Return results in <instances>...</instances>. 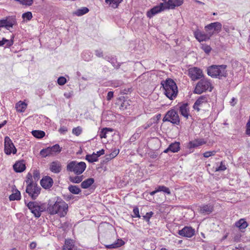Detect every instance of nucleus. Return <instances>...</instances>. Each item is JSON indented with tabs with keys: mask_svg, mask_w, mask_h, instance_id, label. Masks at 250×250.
<instances>
[{
	"mask_svg": "<svg viewBox=\"0 0 250 250\" xmlns=\"http://www.w3.org/2000/svg\"><path fill=\"white\" fill-rule=\"evenodd\" d=\"M68 206L62 198L57 196L49 200L47 210L51 215L58 214L60 217H64L68 211Z\"/></svg>",
	"mask_w": 250,
	"mask_h": 250,
	"instance_id": "1",
	"label": "nucleus"
},
{
	"mask_svg": "<svg viewBox=\"0 0 250 250\" xmlns=\"http://www.w3.org/2000/svg\"><path fill=\"white\" fill-rule=\"evenodd\" d=\"M161 84L164 90L166 96L170 100L175 98L178 93V88L175 82L171 79L168 78L162 81Z\"/></svg>",
	"mask_w": 250,
	"mask_h": 250,
	"instance_id": "2",
	"label": "nucleus"
},
{
	"mask_svg": "<svg viewBox=\"0 0 250 250\" xmlns=\"http://www.w3.org/2000/svg\"><path fill=\"white\" fill-rule=\"evenodd\" d=\"M227 66L225 64L212 65L208 67L207 73L212 78H217L220 79L222 77L227 76Z\"/></svg>",
	"mask_w": 250,
	"mask_h": 250,
	"instance_id": "3",
	"label": "nucleus"
},
{
	"mask_svg": "<svg viewBox=\"0 0 250 250\" xmlns=\"http://www.w3.org/2000/svg\"><path fill=\"white\" fill-rule=\"evenodd\" d=\"M213 87L211 82L207 79H203L200 80L197 83L194 90L195 93L200 94L207 90L211 91Z\"/></svg>",
	"mask_w": 250,
	"mask_h": 250,
	"instance_id": "4",
	"label": "nucleus"
},
{
	"mask_svg": "<svg viewBox=\"0 0 250 250\" xmlns=\"http://www.w3.org/2000/svg\"><path fill=\"white\" fill-rule=\"evenodd\" d=\"M86 167V164L84 162L72 161L68 164L66 168L68 171L73 172L75 174L79 175L84 171Z\"/></svg>",
	"mask_w": 250,
	"mask_h": 250,
	"instance_id": "5",
	"label": "nucleus"
},
{
	"mask_svg": "<svg viewBox=\"0 0 250 250\" xmlns=\"http://www.w3.org/2000/svg\"><path fill=\"white\" fill-rule=\"evenodd\" d=\"M27 206L36 218H39L41 213L46 208L44 204H39L36 202H30L27 204Z\"/></svg>",
	"mask_w": 250,
	"mask_h": 250,
	"instance_id": "6",
	"label": "nucleus"
},
{
	"mask_svg": "<svg viewBox=\"0 0 250 250\" xmlns=\"http://www.w3.org/2000/svg\"><path fill=\"white\" fill-rule=\"evenodd\" d=\"M163 121L169 122L173 124L179 125L180 118L178 113L174 109L168 111L163 119Z\"/></svg>",
	"mask_w": 250,
	"mask_h": 250,
	"instance_id": "7",
	"label": "nucleus"
},
{
	"mask_svg": "<svg viewBox=\"0 0 250 250\" xmlns=\"http://www.w3.org/2000/svg\"><path fill=\"white\" fill-rule=\"evenodd\" d=\"M222 29V24L219 22L210 23L205 26V30L212 37L214 34L219 33Z\"/></svg>",
	"mask_w": 250,
	"mask_h": 250,
	"instance_id": "8",
	"label": "nucleus"
},
{
	"mask_svg": "<svg viewBox=\"0 0 250 250\" xmlns=\"http://www.w3.org/2000/svg\"><path fill=\"white\" fill-rule=\"evenodd\" d=\"M41 188L38 187L36 184L27 185L26 192L27 193L32 199H36L40 193Z\"/></svg>",
	"mask_w": 250,
	"mask_h": 250,
	"instance_id": "9",
	"label": "nucleus"
},
{
	"mask_svg": "<svg viewBox=\"0 0 250 250\" xmlns=\"http://www.w3.org/2000/svg\"><path fill=\"white\" fill-rule=\"evenodd\" d=\"M188 75L192 81H196L203 77V71L198 67H191L188 69Z\"/></svg>",
	"mask_w": 250,
	"mask_h": 250,
	"instance_id": "10",
	"label": "nucleus"
},
{
	"mask_svg": "<svg viewBox=\"0 0 250 250\" xmlns=\"http://www.w3.org/2000/svg\"><path fill=\"white\" fill-rule=\"evenodd\" d=\"M4 152L6 154L9 155L11 153L15 154L17 152V149L15 147L11 140L8 136L4 139Z\"/></svg>",
	"mask_w": 250,
	"mask_h": 250,
	"instance_id": "11",
	"label": "nucleus"
},
{
	"mask_svg": "<svg viewBox=\"0 0 250 250\" xmlns=\"http://www.w3.org/2000/svg\"><path fill=\"white\" fill-rule=\"evenodd\" d=\"M166 9L165 3L163 2L148 10L146 13V16L148 18H151L154 15Z\"/></svg>",
	"mask_w": 250,
	"mask_h": 250,
	"instance_id": "12",
	"label": "nucleus"
},
{
	"mask_svg": "<svg viewBox=\"0 0 250 250\" xmlns=\"http://www.w3.org/2000/svg\"><path fill=\"white\" fill-rule=\"evenodd\" d=\"M165 3L167 9H174L176 7L181 5L183 0H162Z\"/></svg>",
	"mask_w": 250,
	"mask_h": 250,
	"instance_id": "13",
	"label": "nucleus"
},
{
	"mask_svg": "<svg viewBox=\"0 0 250 250\" xmlns=\"http://www.w3.org/2000/svg\"><path fill=\"white\" fill-rule=\"evenodd\" d=\"M194 229L191 227H185L181 230H179L178 234L184 237L190 238L194 234Z\"/></svg>",
	"mask_w": 250,
	"mask_h": 250,
	"instance_id": "14",
	"label": "nucleus"
},
{
	"mask_svg": "<svg viewBox=\"0 0 250 250\" xmlns=\"http://www.w3.org/2000/svg\"><path fill=\"white\" fill-rule=\"evenodd\" d=\"M208 98L207 96H200L194 104L193 106V108L199 111L200 110V107H202L204 104H206L208 102Z\"/></svg>",
	"mask_w": 250,
	"mask_h": 250,
	"instance_id": "15",
	"label": "nucleus"
},
{
	"mask_svg": "<svg viewBox=\"0 0 250 250\" xmlns=\"http://www.w3.org/2000/svg\"><path fill=\"white\" fill-rule=\"evenodd\" d=\"M207 143V141L204 139H197L190 141L188 145L189 149L196 148Z\"/></svg>",
	"mask_w": 250,
	"mask_h": 250,
	"instance_id": "16",
	"label": "nucleus"
},
{
	"mask_svg": "<svg viewBox=\"0 0 250 250\" xmlns=\"http://www.w3.org/2000/svg\"><path fill=\"white\" fill-rule=\"evenodd\" d=\"M16 21L14 19H4L0 20V28L5 27L7 30H9L10 28L12 27L15 24Z\"/></svg>",
	"mask_w": 250,
	"mask_h": 250,
	"instance_id": "17",
	"label": "nucleus"
},
{
	"mask_svg": "<svg viewBox=\"0 0 250 250\" xmlns=\"http://www.w3.org/2000/svg\"><path fill=\"white\" fill-rule=\"evenodd\" d=\"M41 185L45 189H49L53 184V179L49 176L43 177L41 181Z\"/></svg>",
	"mask_w": 250,
	"mask_h": 250,
	"instance_id": "18",
	"label": "nucleus"
},
{
	"mask_svg": "<svg viewBox=\"0 0 250 250\" xmlns=\"http://www.w3.org/2000/svg\"><path fill=\"white\" fill-rule=\"evenodd\" d=\"M49 169L54 173H59L62 170L61 163L58 161H55L51 163Z\"/></svg>",
	"mask_w": 250,
	"mask_h": 250,
	"instance_id": "19",
	"label": "nucleus"
},
{
	"mask_svg": "<svg viewBox=\"0 0 250 250\" xmlns=\"http://www.w3.org/2000/svg\"><path fill=\"white\" fill-rule=\"evenodd\" d=\"M196 39L200 42L208 40L211 37L209 34L206 32L197 31L194 33Z\"/></svg>",
	"mask_w": 250,
	"mask_h": 250,
	"instance_id": "20",
	"label": "nucleus"
},
{
	"mask_svg": "<svg viewBox=\"0 0 250 250\" xmlns=\"http://www.w3.org/2000/svg\"><path fill=\"white\" fill-rule=\"evenodd\" d=\"M125 244L124 241L122 239H118L115 242L110 245H105V247L108 249H113L118 248L124 245Z\"/></svg>",
	"mask_w": 250,
	"mask_h": 250,
	"instance_id": "21",
	"label": "nucleus"
},
{
	"mask_svg": "<svg viewBox=\"0 0 250 250\" xmlns=\"http://www.w3.org/2000/svg\"><path fill=\"white\" fill-rule=\"evenodd\" d=\"M181 114L186 118L188 117L189 108L187 103L182 104L179 107Z\"/></svg>",
	"mask_w": 250,
	"mask_h": 250,
	"instance_id": "22",
	"label": "nucleus"
},
{
	"mask_svg": "<svg viewBox=\"0 0 250 250\" xmlns=\"http://www.w3.org/2000/svg\"><path fill=\"white\" fill-rule=\"evenodd\" d=\"M25 165L23 162L19 161L13 165V168L17 172H21L25 169Z\"/></svg>",
	"mask_w": 250,
	"mask_h": 250,
	"instance_id": "23",
	"label": "nucleus"
},
{
	"mask_svg": "<svg viewBox=\"0 0 250 250\" xmlns=\"http://www.w3.org/2000/svg\"><path fill=\"white\" fill-rule=\"evenodd\" d=\"M213 211V207L210 205H206L200 207V212L202 214H210Z\"/></svg>",
	"mask_w": 250,
	"mask_h": 250,
	"instance_id": "24",
	"label": "nucleus"
},
{
	"mask_svg": "<svg viewBox=\"0 0 250 250\" xmlns=\"http://www.w3.org/2000/svg\"><path fill=\"white\" fill-rule=\"evenodd\" d=\"M76 247L72 240H66L63 250H76Z\"/></svg>",
	"mask_w": 250,
	"mask_h": 250,
	"instance_id": "25",
	"label": "nucleus"
},
{
	"mask_svg": "<svg viewBox=\"0 0 250 250\" xmlns=\"http://www.w3.org/2000/svg\"><path fill=\"white\" fill-rule=\"evenodd\" d=\"M248 226L247 222L244 219H241L235 223V226L241 230L245 229Z\"/></svg>",
	"mask_w": 250,
	"mask_h": 250,
	"instance_id": "26",
	"label": "nucleus"
},
{
	"mask_svg": "<svg viewBox=\"0 0 250 250\" xmlns=\"http://www.w3.org/2000/svg\"><path fill=\"white\" fill-rule=\"evenodd\" d=\"M94 182V179L92 178H88L81 183V187L83 188H89Z\"/></svg>",
	"mask_w": 250,
	"mask_h": 250,
	"instance_id": "27",
	"label": "nucleus"
},
{
	"mask_svg": "<svg viewBox=\"0 0 250 250\" xmlns=\"http://www.w3.org/2000/svg\"><path fill=\"white\" fill-rule=\"evenodd\" d=\"M27 107V104L23 102L20 101L16 104L17 111L20 112H23Z\"/></svg>",
	"mask_w": 250,
	"mask_h": 250,
	"instance_id": "28",
	"label": "nucleus"
},
{
	"mask_svg": "<svg viewBox=\"0 0 250 250\" xmlns=\"http://www.w3.org/2000/svg\"><path fill=\"white\" fill-rule=\"evenodd\" d=\"M122 1V0H105V3L113 8H117Z\"/></svg>",
	"mask_w": 250,
	"mask_h": 250,
	"instance_id": "29",
	"label": "nucleus"
},
{
	"mask_svg": "<svg viewBox=\"0 0 250 250\" xmlns=\"http://www.w3.org/2000/svg\"><path fill=\"white\" fill-rule=\"evenodd\" d=\"M180 143L179 142H175L173 143H171L168 146V149L172 152L175 153L177 152L180 150Z\"/></svg>",
	"mask_w": 250,
	"mask_h": 250,
	"instance_id": "30",
	"label": "nucleus"
},
{
	"mask_svg": "<svg viewBox=\"0 0 250 250\" xmlns=\"http://www.w3.org/2000/svg\"><path fill=\"white\" fill-rule=\"evenodd\" d=\"M50 152L52 155H55L57 153H60L62 150V148L60 147L58 144H56L52 146L49 147Z\"/></svg>",
	"mask_w": 250,
	"mask_h": 250,
	"instance_id": "31",
	"label": "nucleus"
},
{
	"mask_svg": "<svg viewBox=\"0 0 250 250\" xmlns=\"http://www.w3.org/2000/svg\"><path fill=\"white\" fill-rule=\"evenodd\" d=\"M68 189L71 193L74 194H78L81 192V190L79 187L75 185L69 186Z\"/></svg>",
	"mask_w": 250,
	"mask_h": 250,
	"instance_id": "32",
	"label": "nucleus"
},
{
	"mask_svg": "<svg viewBox=\"0 0 250 250\" xmlns=\"http://www.w3.org/2000/svg\"><path fill=\"white\" fill-rule=\"evenodd\" d=\"M31 133L34 137L38 139L43 138L45 134L43 131L38 130H33Z\"/></svg>",
	"mask_w": 250,
	"mask_h": 250,
	"instance_id": "33",
	"label": "nucleus"
},
{
	"mask_svg": "<svg viewBox=\"0 0 250 250\" xmlns=\"http://www.w3.org/2000/svg\"><path fill=\"white\" fill-rule=\"evenodd\" d=\"M96 155L95 152H93L92 154H87L85 156V159L89 163L97 162L98 160V158Z\"/></svg>",
	"mask_w": 250,
	"mask_h": 250,
	"instance_id": "34",
	"label": "nucleus"
},
{
	"mask_svg": "<svg viewBox=\"0 0 250 250\" xmlns=\"http://www.w3.org/2000/svg\"><path fill=\"white\" fill-rule=\"evenodd\" d=\"M92 54L91 52L88 51H84L82 54V58L85 61H89L92 58Z\"/></svg>",
	"mask_w": 250,
	"mask_h": 250,
	"instance_id": "35",
	"label": "nucleus"
},
{
	"mask_svg": "<svg viewBox=\"0 0 250 250\" xmlns=\"http://www.w3.org/2000/svg\"><path fill=\"white\" fill-rule=\"evenodd\" d=\"M9 200L10 201L19 200L21 199V193L20 192L16 190V192L12 193L9 196Z\"/></svg>",
	"mask_w": 250,
	"mask_h": 250,
	"instance_id": "36",
	"label": "nucleus"
},
{
	"mask_svg": "<svg viewBox=\"0 0 250 250\" xmlns=\"http://www.w3.org/2000/svg\"><path fill=\"white\" fill-rule=\"evenodd\" d=\"M112 129L110 128H104L100 133V137L101 138H106L107 137L106 134L108 132H111Z\"/></svg>",
	"mask_w": 250,
	"mask_h": 250,
	"instance_id": "37",
	"label": "nucleus"
},
{
	"mask_svg": "<svg viewBox=\"0 0 250 250\" xmlns=\"http://www.w3.org/2000/svg\"><path fill=\"white\" fill-rule=\"evenodd\" d=\"M89 11V9L86 7H83L81 9H78L75 14L78 16H81Z\"/></svg>",
	"mask_w": 250,
	"mask_h": 250,
	"instance_id": "38",
	"label": "nucleus"
},
{
	"mask_svg": "<svg viewBox=\"0 0 250 250\" xmlns=\"http://www.w3.org/2000/svg\"><path fill=\"white\" fill-rule=\"evenodd\" d=\"M40 154L42 157H44V158H45L47 156H48L50 155H52L51 154L50 150L49 147H48L45 149H42V150H41L40 151Z\"/></svg>",
	"mask_w": 250,
	"mask_h": 250,
	"instance_id": "39",
	"label": "nucleus"
},
{
	"mask_svg": "<svg viewBox=\"0 0 250 250\" xmlns=\"http://www.w3.org/2000/svg\"><path fill=\"white\" fill-rule=\"evenodd\" d=\"M157 191L159 192L163 191L168 195L171 194V192L169 188L164 186H159L157 188Z\"/></svg>",
	"mask_w": 250,
	"mask_h": 250,
	"instance_id": "40",
	"label": "nucleus"
},
{
	"mask_svg": "<svg viewBox=\"0 0 250 250\" xmlns=\"http://www.w3.org/2000/svg\"><path fill=\"white\" fill-rule=\"evenodd\" d=\"M70 181L74 183H79L83 180V176H76L74 177H70Z\"/></svg>",
	"mask_w": 250,
	"mask_h": 250,
	"instance_id": "41",
	"label": "nucleus"
},
{
	"mask_svg": "<svg viewBox=\"0 0 250 250\" xmlns=\"http://www.w3.org/2000/svg\"><path fill=\"white\" fill-rule=\"evenodd\" d=\"M82 132V129L81 127L78 126L77 127L74 128L72 129L73 134H75L76 136L80 135Z\"/></svg>",
	"mask_w": 250,
	"mask_h": 250,
	"instance_id": "42",
	"label": "nucleus"
},
{
	"mask_svg": "<svg viewBox=\"0 0 250 250\" xmlns=\"http://www.w3.org/2000/svg\"><path fill=\"white\" fill-rule=\"evenodd\" d=\"M1 42L3 43V45L6 44L7 47H10L13 44V41L12 40H8L4 38L2 39Z\"/></svg>",
	"mask_w": 250,
	"mask_h": 250,
	"instance_id": "43",
	"label": "nucleus"
},
{
	"mask_svg": "<svg viewBox=\"0 0 250 250\" xmlns=\"http://www.w3.org/2000/svg\"><path fill=\"white\" fill-rule=\"evenodd\" d=\"M22 17L23 19H27V20H30L32 18V14L31 12H27L23 13L22 15Z\"/></svg>",
	"mask_w": 250,
	"mask_h": 250,
	"instance_id": "44",
	"label": "nucleus"
},
{
	"mask_svg": "<svg viewBox=\"0 0 250 250\" xmlns=\"http://www.w3.org/2000/svg\"><path fill=\"white\" fill-rule=\"evenodd\" d=\"M129 105L128 102L127 101H124L121 104L120 109L121 110H125L127 108V106Z\"/></svg>",
	"mask_w": 250,
	"mask_h": 250,
	"instance_id": "45",
	"label": "nucleus"
},
{
	"mask_svg": "<svg viewBox=\"0 0 250 250\" xmlns=\"http://www.w3.org/2000/svg\"><path fill=\"white\" fill-rule=\"evenodd\" d=\"M133 214L132 215V217H140L139 214V210L137 207L134 208L133 210Z\"/></svg>",
	"mask_w": 250,
	"mask_h": 250,
	"instance_id": "46",
	"label": "nucleus"
},
{
	"mask_svg": "<svg viewBox=\"0 0 250 250\" xmlns=\"http://www.w3.org/2000/svg\"><path fill=\"white\" fill-rule=\"evenodd\" d=\"M57 81L58 84L60 85H62L64 84L66 82V79L63 77H59Z\"/></svg>",
	"mask_w": 250,
	"mask_h": 250,
	"instance_id": "47",
	"label": "nucleus"
},
{
	"mask_svg": "<svg viewBox=\"0 0 250 250\" xmlns=\"http://www.w3.org/2000/svg\"><path fill=\"white\" fill-rule=\"evenodd\" d=\"M216 153L215 151H207L203 153V156L205 158H208L211 156H213Z\"/></svg>",
	"mask_w": 250,
	"mask_h": 250,
	"instance_id": "48",
	"label": "nucleus"
},
{
	"mask_svg": "<svg viewBox=\"0 0 250 250\" xmlns=\"http://www.w3.org/2000/svg\"><path fill=\"white\" fill-rule=\"evenodd\" d=\"M33 178L35 181H37L40 178V174L39 171L34 170L33 172Z\"/></svg>",
	"mask_w": 250,
	"mask_h": 250,
	"instance_id": "49",
	"label": "nucleus"
},
{
	"mask_svg": "<svg viewBox=\"0 0 250 250\" xmlns=\"http://www.w3.org/2000/svg\"><path fill=\"white\" fill-rule=\"evenodd\" d=\"M227 168L226 166L223 164V163L222 162L221 163L220 166L216 168L215 171H224Z\"/></svg>",
	"mask_w": 250,
	"mask_h": 250,
	"instance_id": "50",
	"label": "nucleus"
},
{
	"mask_svg": "<svg viewBox=\"0 0 250 250\" xmlns=\"http://www.w3.org/2000/svg\"><path fill=\"white\" fill-rule=\"evenodd\" d=\"M153 214V213L152 211L147 212L145 215L143 216L144 219L146 221H149Z\"/></svg>",
	"mask_w": 250,
	"mask_h": 250,
	"instance_id": "51",
	"label": "nucleus"
},
{
	"mask_svg": "<svg viewBox=\"0 0 250 250\" xmlns=\"http://www.w3.org/2000/svg\"><path fill=\"white\" fill-rule=\"evenodd\" d=\"M26 183L28 185V184H30V182L31 184H34L32 181V175L31 173H28L27 175V180H26Z\"/></svg>",
	"mask_w": 250,
	"mask_h": 250,
	"instance_id": "52",
	"label": "nucleus"
},
{
	"mask_svg": "<svg viewBox=\"0 0 250 250\" xmlns=\"http://www.w3.org/2000/svg\"><path fill=\"white\" fill-rule=\"evenodd\" d=\"M202 48L206 53H209L211 50V47L207 45H203Z\"/></svg>",
	"mask_w": 250,
	"mask_h": 250,
	"instance_id": "53",
	"label": "nucleus"
},
{
	"mask_svg": "<svg viewBox=\"0 0 250 250\" xmlns=\"http://www.w3.org/2000/svg\"><path fill=\"white\" fill-rule=\"evenodd\" d=\"M119 149H115L109 154L110 157H111L112 158H114L119 154Z\"/></svg>",
	"mask_w": 250,
	"mask_h": 250,
	"instance_id": "54",
	"label": "nucleus"
},
{
	"mask_svg": "<svg viewBox=\"0 0 250 250\" xmlns=\"http://www.w3.org/2000/svg\"><path fill=\"white\" fill-rule=\"evenodd\" d=\"M95 55L98 57H103V53L101 49H97L95 51Z\"/></svg>",
	"mask_w": 250,
	"mask_h": 250,
	"instance_id": "55",
	"label": "nucleus"
},
{
	"mask_svg": "<svg viewBox=\"0 0 250 250\" xmlns=\"http://www.w3.org/2000/svg\"><path fill=\"white\" fill-rule=\"evenodd\" d=\"M59 131L61 134H65L67 131V128L65 126H62L60 127V128L59 130Z\"/></svg>",
	"mask_w": 250,
	"mask_h": 250,
	"instance_id": "56",
	"label": "nucleus"
},
{
	"mask_svg": "<svg viewBox=\"0 0 250 250\" xmlns=\"http://www.w3.org/2000/svg\"><path fill=\"white\" fill-rule=\"evenodd\" d=\"M113 95H114L113 92H112V91L108 92V93H107V97H106L107 100V101L111 100V99L113 97Z\"/></svg>",
	"mask_w": 250,
	"mask_h": 250,
	"instance_id": "57",
	"label": "nucleus"
},
{
	"mask_svg": "<svg viewBox=\"0 0 250 250\" xmlns=\"http://www.w3.org/2000/svg\"><path fill=\"white\" fill-rule=\"evenodd\" d=\"M104 150L103 149L97 151L96 153H95V155H96V156H97L98 158L100 156L104 154Z\"/></svg>",
	"mask_w": 250,
	"mask_h": 250,
	"instance_id": "58",
	"label": "nucleus"
},
{
	"mask_svg": "<svg viewBox=\"0 0 250 250\" xmlns=\"http://www.w3.org/2000/svg\"><path fill=\"white\" fill-rule=\"evenodd\" d=\"M152 125V122H147L146 125L143 126L144 129H146L149 128Z\"/></svg>",
	"mask_w": 250,
	"mask_h": 250,
	"instance_id": "59",
	"label": "nucleus"
},
{
	"mask_svg": "<svg viewBox=\"0 0 250 250\" xmlns=\"http://www.w3.org/2000/svg\"><path fill=\"white\" fill-rule=\"evenodd\" d=\"M30 247L31 249H34L36 247V243L35 242H32L30 244Z\"/></svg>",
	"mask_w": 250,
	"mask_h": 250,
	"instance_id": "60",
	"label": "nucleus"
},
{
	"mask_svg": "<svg viewBox=\"0 0 250 250\" xmlns=\"http://www.w3.org/2000/svg\"><path fill=\"white\" fill-rule=\"evenodd\" d=\"M158 192H159V191H157V188L155 190L150 192V194L151 196H153L155 193H156Z\"/></svg>",
	"mask_w": 250,
	"mask_h": 250,
	"instance_id": "61",
	"label": "nucleus"
},
{
	"mask_svg": "<svg viewBox=\"0 0 250 250\" xmlns=\"http://www.w3.org/2000/svg\"><path fill=\"white\" fill-rule=\"evenodd\" d=\"M6 123L7 121L5 120L1 124H0V128L2 127L5 125H6Z\"/></svg>",
	"mask_w": 250,
	"mask_h": 250,
	"instance_id": "62",
	"label": "nucleus"
},
{
	"mask_svg": "<svg viewBox=\"0 0 250 250\" xmlns=\"http://www.w3.org/2000/svg\"><path fill=\"white\" fill-rule=\"evenodd\" d=\"M112 159H113V158H111V157H110L109 155L106 156V160H107V161H109Z\"/></svg>",
	"mask_w": 250,
	"mask_h": 250,
	"instance_id": "63",
	"label": "nucleus"
},
{
	"mask_svg": "<svg viewBox=\"0 0 250 250\" xmlns=\"http://www.w3.org/2000/svg\"><path fill=\"white\" fill-rule=\"evenodd\" d=\"M195 2L200 4L204 5L205 4L204 2L199 1V0H196Z\"/></svg>",
	"mask_w": 250,
	"mask_h": 250,
	"instance_id": "64",
	"label": "nucleus"
}]
</instances>
